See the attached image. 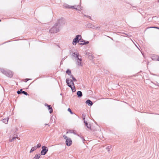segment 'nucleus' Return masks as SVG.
Instances as JSON below:
<instances>
[{
  "mask_svg": "<svg viewBox=\"0 0 159 159\" xmlns=\"http://www.w3.org/2000/svg\"><path fill=\"white\" fill-rule=\"evenodd\" d=\"M0 70L3 74L10 78L13 75L12 72L9 70L3 68H0Z\"/></svg>",
  "mask_w": 159,
  "mask_h": 159,
  "instance_id": "obj_1",
  "label": "nucleus"
},
{
  "mask_svg": "<svg viewBox=\"0 0 159 159\" xmlns=\"http://www.w3.org/2000/svg\"><path fill=\"white\" fill-rule=\"evenodd\" d=\"M66 82L68 86L71 88L73 92L75 91L76 89L73 80H66Z\"/></svg>",
  "mask_w": 159,
  "mask_h": 159,
  "instance_id": "obj_2",
  "label": "nucleus"
},
{
  "mask_svg": "<svg viewBox=\"0 0 159 159\" xmlns=\"http://www.w3.org/2000/svg\"><path fill=\"white\" fill-rule=\"evenodd\" d=\"M60 27L57 25V24H55L54 25L50 30L49 32L52 33H55L59 32Z\"/></svg>",
  "mask_w": 159,
  "mask_h": 159,
  "instance_id": "obj_3",
  "label": "nucleus"
},
{
  "mask_svg": "<svg viewBox=\"0 0 159 159\" xmlns=\"http://www.w3.org/2000/svg\"><path fill=\"white\" fill-rule=\"evenodd\" d=\"M81 38L82 37L81 35H77L73 41L72 44L74 45H76L77 43L80 42Z\"/></svg>",
  "mask_w": 159,
  "mask_h": 159,
  "instance_id": "obj_4",
  "label": "nucleus"
},
{
  "mask_svg": "<svg viewBox=\"0 0 159 159\" xmlns=\"http://www.w3.org/2000/svg\"><path fill=\"white\" fill-rule=\"evenodd\" d=\"M63 137L66 140V145L68 146H70L72 143V140L71 139L65 135H64Z\"/></svg>",
  "mask_w": 159,
  "mask_h": 159,
  "instance_id": "obj_5",
  "label": "nucleus"
},
{
  "mask_svg": "<svg viewBox=\"0 0 159 159\" xmlns=\"http://www.w3.org/2000/svg\"><path fill=\"white\" fill-rule=\"evenodd\" d=\"M56 24H57V25L60 27L61 26L65 24V21L63 18H61L59 19Z\"/></svg>",
  "mask_w": 159,
  "mask_h": 159,
  "instance_id": "obj_6",
  "label": "nucleus"
},
{
  "mask_svg": "<svg viewBox=\"0 0 159 159\" xmlns=\"http://www.w3.org/2000/svg\"><path fill=\"white\" fill-rule=\"evenodd\" d=\"M73 56L75 57V58L77 60H79L80 61H82V59L81 56H79V54L77 52H74L73 53Z\"/></svg>",
  "mask_w": 159,
  "mask_h": 159,
  "instance_id": "obj_7",
  "label": "nucleus"
},
{
  "mask_svg": "<svg viewBox=\"0 0 159 159\" xmlns=\"http://www.w3.org/2000/svg\"><path fill=\"white\" fill-rule=\"evenodd\" d=\"M42 148V150L40 154L41 155H44L47 153V152L48 151V149L45 146H43Z\"/></svg>",
  "mask_w": 159,
  "mask_h": 159,
  "instance_id": "obj_8",
  "label": "nucleus"
},
{
  "mask_svg": "<svg viewBox=\"0 0 159 159\" xmlns=\"http://www.w3.org/2000/svg\"><path fill=\"white\" fill-rule=\"evenodd\" d=\"M80 43H79V44L80 45H84L88 44L89 43L88 41H85L82 39H81V40L80 42Z\"/></svg>",
  "mask_w": 159,
  "mask_h": 159,
  "instance_id": "obj_9",
  "label": "nucleus"
},
{
  "mask_svg": "<svg viewBox=\"0 0 159 159\" xmlns=\"http://www.w3.org/2000/svg\"><path fill=\"white\" fill-rule=\"evenodd\" d=\"M66 74H68V75L70 76V78H72V80H76L75 78L71 75V70L69 69H67L66 71Z\"/></svg>",
  "mask_w": 159,
  "mask_h": 159,
  "instance_id": "obj_10",
  "label": "nucleus"
},
{
  "mask_svg": "<svg viewBox=\"0 0 159 159\" xmlns=\"http://www.w3.org/2000/svg\"><path fill=\"white\" fill-rule=\"evenodd\" d=\"M68 133H73L74 134H76L78 136H80V138H81L82 139H83V141L84 140V139H83V138L82 137L80 136V135L78 134H76V132L74 130H70L66 132V134H67Z\"/></svg>",
  "mask_w": 159,
  "mask_h": 159,
  "instance_id": "obj_11",
  "label": "nucleus"
},
{
  "mask_svg": "<svg viewBox=\"0 0 159 159\" xmlns=\"http://www.w3.org/2000/svg\"><path fill=\"white\" fill-rule=\"evenodd\" d=\"M18 137L17 135H14L13 136H10V137L9 141L10 142L13 141L16 138Z\"/></svg>",
  "mask_w": 159,
  "mask_h": 159,
  "instance_id": "obj_12",
  "label": "nucleus"
},
{
  "mask_svg": "<svg viewBox=\"0 0 159 159\" xmlns=\"http://www.w3.org/2000/svg\"><path fill=\"white\" fill-rule=\"evenodd\" d=\"M76 6H70V5H66V6H65V7L66 8H73V9H75L76 10H79V9H77V8H75V7H76Z\"/></svg>",
  "mask_w": 159,
  "mask_h": 159,
  "instance_id": "obj_13",
  "label": "nucleus"
},
{
  "mask_svg": "<svg viewBox=\"0 0 159 159\" xmlns=\"http://www.w3.org/2000/svg\"><path fill=\"white\" fill-rule=\"evenodd\" d=\"M45 106H47L48 107V109L49 110V113H52L53 110L51 106L48 104H45Z\"/></svg>",
  "mask_w": 159,
  "mask_h": 159,
  "instance_id": "obj_14",
  "label": "nucleus"
},
{
  "mask_svg": "<svg viewBox=\"0 0 159 159\" xmlns=\"http://www.w3.org/2000/svg\"><path fill=\"white\" fill-rule=\"evenodd\" d=\"M41 156L40 154H36L35 155L33 159H39Z\"/></svg>",
  "mask_w": 159,
  "mask_h": 159,
  "instance_id": "obj_15",
  "label": "nucleus"
},
{
  "mask_svg": "<svg viewBox=\"0 0 159 159\" xmlns=\"http://www.w3.org/2000/svg\"><path fill=\"white\" fill-rule=\"evenodd\" d=\"M86 103L89 106H92L93 104L92 102L89 100H87L86 102Z\"/></svg>",
  "mask_w": 159,
  "mask_h": 159,
  "instance_id": "obj_16",
  "label": "nucleus"
},
{
  "mask_svg": "<svg viewBox=\"0 0 159 159\" xmlns=\"http://www.w3.org/2000/svg\"><path fill=\"white\" fill-rule=\"evenodd\" d=\"M82 61H79V60H77L76 64L79 66H82Z\"/></svg>",
  "mask_w": 159,
  "mask_h": 159,
  "instance_id": "obj_17",
  "label": "nucleus"
},
{
  "mask_svg": "<svg viewBox=\"0 0 159 159\" xmlns=\"http://www.w3.org/2000/svg\"><path fill=\"white\" fill-rule=\"evenodd\" d=\"M77 94L78 97H80L82 96V93L81 91H78L77 92Z\"/></svg>",
  "mask_w": 159,
  "mask_h": 159,
  "instance_id": "obj_18",
  "label": "nucleus"
},
{
  "mask_svg": "<svg viewBox=\"0 0 159 159\" xmlns=\"http://www.w3.org/2000/svg\"><path fill=\"white\" fill-rule=\"evenodd\" d=\"M36 149L37 147H36V146H34L32 147L30 150V153H31V152H33L34 151L36 150Z\"/></svg>",
  "mask_w": 159,
  "mask_h": 159,
  "instance_id": "obj_19",
  "label": "nucleus"
},
{
  "mask_svg": "<svg viewBox=\"0 0 159 159\" xmlns=\"http://www.w3.org/2000/svg\"><path fill=\"white\" fill-rule=\"evenodd\" d=\"M111 147H112L111 145H108L106 147V149L107 151L109 152L110 151Z\"/></svg>",
  "mask_w": 159,
  "mask_h": 159,
  "instance_id": "obj_20",
  "label": "nucleus"
},
{
  "mask_svg": "<svg viewBox=\"0 0 159 159\" xmlns=\"http://www.w3.org/2000/svg\"><path fill=\"white\" fill-rule=\"evenodd\" d=\"M8 118L4 119L3 120V122L6 124H7L8 123Z\"/></svg>",
  "mask_w": 159,
  "mask_h": 159,
  "instance_id": "obj_21",
  "label": "nucleus"
},
{
  "mask_svg": "<svg viewBox=\"0 0 159 159\" xmlns=\"http://www.w3.org/2000/svg\"><path fill=\"white\" fill-rule=\"evenodd\" d=\"M88 25H89V26H90V28H93V29H95L96 28H99V27H95V26L91 24H89Z\"/></svg>",
  "mask_w": 159,
  "mask_h": 159,
  "instance_id": "obj_22",
  "label": "nucleus"
},
{
  "mask_svg": "<svg viewBox=\"0 0 159 159\" xmlns=\"http://www.w3.org/2000/svg\"><path fill=\"white\" fill-rule=\"evenodd\" d=\"M41 146V144L40 143H39L37 145V146H36V147H37V148H39Z\"/></svg>",
  "mask_w": 159,
  "mask_h": 159,
  "instance_id": "obj_23",
  "label": "nucleus"
},
{
  "mask_svg": "<svg viewBox=\"0 0 159 159\" xmlns=\"http://www.w3.org/2000/svg\"><path fill=\"white\" fill-rule=\"evenodd\" d=\"M68 110V111L70 113V114H73V112H72V111H71V110L70 109V108H68V110Z\"/></svg>",
  "mask_w": 159,
  "mask_h": 159,
  "instance_id": "obj_24",
  "label": "nucleus"
},
{
  "mask_svg": "<svg viewBox=\"0 0 159 159\" xmlns=\"http://www.w3.org/2000/svg\"><path fill=\"white\" fill-rule=\"evenodd\" d=\"M84 123H85V124L86 125V126H87V127L88 128H90V126H88V123H87V121H84Z\"/></svg>",
  "mask_w": 159,
  "mask_h": 159,
  "instance_id": "obj_25",
  "label": "nucleus"
},
{
  "mask_svg": "<svg viewBox=\"0 0 159 159\" xmlns=\"http://www.w3.org/2000/svg\"><path fill=\"white\" fill-rule=\"evenodd\" d=\"M22 93H23L25 95H28V94L26 92H25L24 91H22Z\"/></svg>",
  "mask_w": 159,
  "mask_h": 159,
  "instance_id": "obj_26",
  "label": "nucleus"
},
{
  "mask_svg": "<svg viewBox=\"0 0 159 159\" xmlns=\"http://www.w3.org/2000/svg\"><path fill=\"white\" fill-rule=\"evenodd\" d=\"M22 89H21L20 90H19L17 92V93L18 94H19L20 93H22Z\"/></svg>",
  "mask_w": 159,
  "mask_h": 159,
  "instance_id": "obj_27",
  "label": "nucleus"
},
{
  "mask_svg": "<svg viewBox=\"0 0 159 159\" xmlns=\"http://www.w3.org/2000/svg\"><path fill=\"white\" fill-rule=\"evenodd\" d=\"M77 9H79L78 10H80V5H78L77 6V7H76Z\"/></svg>",
  "mask_w": 159,
  "mask_h": 159,
  "instance_id": "obj_28",
  "label": "nucleus"
},
{
  "mask_svg": "<svg viewBox=\"0 0 159 159\" xmlns=\"http://www.w3.org/2000/svg\"><path fill=\"white\" fill-rule=\"evenodd\" d=\"M127 36V37H130L131 36V35L129 34H125Z\"/></svg>",
  "mask_w": 159,
  "mask_h": 159,
  "instance_id": "obj_29",
  "label": "nucleus"
},
{
  "mask_svg": "<svg viewBox=\"0 0 159 159\" xmlns=\"http://www.w3.org/2000/svg\"><path fill=\"white\" fill-rule=\"evenodd\" d=\"M84 16H86V17H89V18H91V17H90V16H86V15H84Z\"/></svg>",
  "mask_w": 159,
  "mask_h": 159,
  "instance_id": "obj_30",
  "label": "nucleus"
},
{
  "mask_svg": "<svg viewBox=\"0 0 159 159\" xmlns=\"http://www.w3.org/2000/svg\"><path fill=\"white\" fill-rule=\"evenodd\" d=\"M152 28H157V29H159V27H152Z\"/></svg>",
  "mask_w": 159,
  "mask_h": 159,
  "instance_id": "obj_31",
  "label": "nucleus"
},
{
  "mask_svg": "<svg viewBox=\"0 0 159 159\" xmlns=\"http://www.w3.org/2000/svg\"><path fill=\"white\" fill-rule=\"evenodd\" d=\"M24 80H32V79H31L26 78V79H24Z\"/></svg>",
  "mask_w": 159,
  "mask_h": 159,
  "instance_id": "obj_32",
  "label": "nucleus"
},
{
  "mask_svg": "<svg viewBox=\"0 0 159 159\" xmlns=\"http://www.w3.org/2000/svg\"><path fill=\"white\" fill-rule=\"evenodd\" d=\"M155 85H157L158 86H159V84L158 83H157V84H155Z\"/></svg>",
  "mask_w": 159,
  "mask_h": 159,
  "instance_id": "obj_33",
  "label": "nucleus"
},
{
  "mask_svg": "<svg viewBox=\"0 0 159 159\" xmlns=\"http://www.w3.org/2000/svg\"><path fill=\"white\" fill-rule=\"evenodd\" d=\"M45 125H48V124H45Z\"/></svg>",
  "mask_w": 159,
  "mask_h": 159,
  "instance_id": "obj_34",
  "label": "nucleus"
},
{
  "mask_svg": "<svg viewBox=\"0 0 159 159\" xmlns=\"http://www.w3.org/2000/svg\"><path fill=\"white\" fill-rule=\"evenodd\" d=\"M66 80H70V79L69 78H68V79L67 78Z\"/></svg>",
  "mask_w": 159,
  "mask_h": 159,
  "instance_id": "obj_35",
  "label": "nucleus"
},
{
  "mask_svg": "<svg viewBox=\"0 0 159 159\" xmlns=\"http://www.w3.org/2000/svg\"><path fill=\"white\" fill-rule=\"evenodd\" d=\"M158 60L159 61V57L158 58Z\"/></svg>",
  "mask_w": 159,
  "mask_h": 159,
  "instance_id": "obj_36",
  "label": "nucleus"
},
{
  "mask_svg": "<svg viewBox=\"0 0 159 159\" xmlns=\"http://www.w3.org/2000/svg\"><path fill=\"white\" fill-rule=\"evenodd\" d=\"M93 56H91V58H93Z\"/></svg>",
  "mask_w": 159,
  "mask_h": 159,
  "instance_id": "obj_37",
  "label": "nucleus"
},
{
  "mask_svg": "<svg viewBox=\"0 0 159 159\" xmlns=\"http://www.w3.org/2000/svg\"><path fill=\"white\" fill-rule=\"evenodd\" d=\"M1 21V20H0V21Z\"/></svg>",
  "mask_w": 159,
  "mask_h": 159,
  "instance_id": "obj_38",
  "label": "nucleus"
},
{
  "mask_svg": "<svg viewBox=\"0 0 159 159\" xmlns=\"http://www.w3.org/2000/svg\"><path fill=\"white\" fill-rule=\"evenodd\" d=\"M158 2H159V0L158 1Z\"/></svg>",
  "mask_w": 159,
  "mask_h": 159,
  "instance_id": "obj_39",
  "label": "nucleus"
}]
</instances>
